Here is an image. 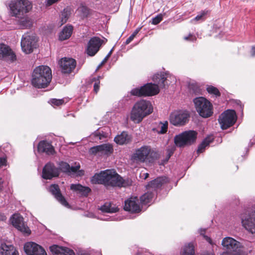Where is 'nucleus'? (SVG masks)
Returning <instances> with one entry per match:
<instances>
[{
  "label": "nucleus",
  "instance_id": "a878e982",
  "mask_svg": "<svg viewBox=\"0 0 255 255\" xmlns=\"http://www.w3.org/2000/svg\"><path fill=\"white\" fill-rule=\"evenodd\" d=\"M80 165L79 164L75 166H70L67 162L61 161L59 163V169L63 172L68 174L75 173L79 170Z\"/></svg>",
  "mask_w": 255,
  "mask_h": 255
},
{
  "label": "nucleus",
  "instance_id": "ea45409f",
  "mask_svg": "<svg viewBox=\"0 0 255 255\" xmlns=\"http://www.w3.org/2000/svg\"><path fill=\"white\" fill-rule=\"evenodd\" d=\"M173 151H174V150L172 149L168 148L167 149L166 157L162 161L161 163H160L161 165H164V164H165L167 162L169 159L170 158L171 155L173 154Z\"/></svg>",
  "mask_w": 255,
  "mask_h": 255
},
{
  "label": "nucleus",
  "instance_id": "8fccbe9b",
  "mask_svg": "<svg viewBox=\"0 0 255 255\" xmlns=\"http://www.w3.org/2000/svg\"><path fill=\"white\" fill-rule=\"evenodd\" d=\"M134 35H131L126 41L125 44H128L130 42H131L133 38H134Z\"/></svg>",
  "mask_w": 255,
  "mask_h": 255
},
{
  "label": "nucleus",
  "instance_id": "4be33fe9",
  "mask_svg": "<svg viewBox=\"0 0 255 255\" xmlns=\"http://www.w3.org/2000/svg\"><path fill=\"white\" fill-rule=\"evenodd\" d=\"M49 249L53 255H75L72 250L56 245L50 246Z\"/></svg>",
  "mask_w": 255,
  "mask_h": 255
},
{
  "label": "nucleus",
  "instance_id": "5701e85b",
  "mask_svg": "<svg viewBox=\"0 0 255 255\" xmlns=\"http://www.w3.org/2000/svg\"><path fill=\"white\" fill-rule=\"evenodd\" d=\"M137 202L138 200L137 197L130 198L125 201L124 206L125 210L132 213L139 212L140 211V208Z\"/></svg>",
  "mask_w": 255,
  "mask_h": 255
},
{
  "label": "nucleus",
  "instance_id": "cd10ccee",
  "mask_svg": "<svg viewBox=\"0 0 255 255\" xmlns=\"http://www.w3.org/2000/svg\"><path fill=\"white\" fill-rule=\"evenodd\" d=\"M0 253L2 255H19L18 251L11 245L1 244L0 247Z\"/></svg>",
  "mask_w": 255,
  "mask_h": 255
},
{
  "label": "nucleus",
  "instance_id": "f8f14e48",
  "mask_svg": "<svg viewBox=\"0 0 255 255\" xmlns=\"http://www.w3.org/2000/svg\"><path fill=\"white\" fill-rule=\"evenodd\" d=\"M190 115L187 111H177L172 112L170 116V122L175 126H182L189 121Z\"/></svg>",
  "mask_w": 255,
  "mask_h": 255
},
{
  "label": "nucleus",
  "instance_id": "49530a36",
  "mask_svg": "<svg viewBox=\"0 0 255 255\" xmlns=\"http://www.w3.org/2000/svg\"><path fill=\"white\" fill-rule=\"evenodd\" d=\"M113 52V49H111L109 53L107 54V55L105 57V58L103 60L101 64L98 66L97 67L96 70H98L105 63L107 62V61L108 60L109 57L111 56L112 53Z\"/></svg>",
  "mask_w": 255,
  "mask_h": 255
},
{
  "label": "nucleus",
  "instance_id": "de8ad7c7",
  "mask_svg": "<svg viewBox=\"0 0 255 255\" xmlns=\"http://www.w3.org/2000/svg\"><path fill=\"white\" fill-rule=\"evenodd\" d=\"M103 134H104L103 132L102 133H101V132L99 131H98L94 134V135L96 137H97L98 138V139L101 140L105 137V136Z\"/></svg>",
  "mask_w": 255,
  "mask_h": 255
},
{
  "label": "nucleus",
  "instance_id": "4d7b16f0",
  "mask_svg": "<svg viewBox=\"0 0 255 255\" xmlns=\"http://www.w3.org/2000/svg\"><path fill=\"white\" fill-rule=\"evenodd\" d=\"M3 183V180L2 179V178H0V192L2 190V184Z\"/></svg>",
  "mask_w": 255,
  "mask_h": 255
},
{
  "label": "nucleus",
  "instance_id": "5fc2aeb1",
  "mask_svg": "<svg viewBox=\"0 0 255 255\" xmlns=\"http://www.w3.org/2000/svg\"><path fill=\"white\" fill-rule=\"evenodd\" d=\"M58 0H47V4L48 5H51L53 3L56 2V1H57Z\"/></svg>",
  "mask_w": 255,
  "mask_h": 255
},
{
  "label": "nucleus",
  "instance_id": "37998d69",
  "mask_svg": "<svg viewBox=\"0 0 255 255\" xmlns=\"http://www.w3.org/2000/svg\"><path fill=\"white\" fill-rule=\"evenodd\" d=\"M162 20V15L161 14H158L155 17L152 18L151 23L154 25L158 24Z\"/></svg>",
  "mask_w": 255,
  "mask_h": 255
},
{
  "label": "nucleus",
  "instance_id": "dca6fc26",
  "mask_svg": "<svg viewBox=\"0 0 255 255\" xmlns=\"http://www.w3.org/2000/svg\"><path fill=\"white\" fill-rule=\"evenodd\" d=\"M60 171L58 168L51 162L47 163L43 167L42 177L45 179H51L53 177H58Z\"/></svg>",
  "mask_w": 255,
  "mask_h": 255
},
{
  "label": "nucleus",
  "instance_id": "6e6552de",
  "mask_svg": "<svg viewBox=\"0 0 255 255\" xmlns=\"http://www.w3.org/2000/svg\"><path fill=\"white\" fill-rule=\"evenodd\" d=\"M197 132L194 130L185 131L174 137L176 146L183 147L193 144L197 138Z\"/></svg>",
  "mask_w": 255,
  "mask_h": 255
},
{
  "label": "nucleus",
  "instance_id": "13d9d810",
  "mask_svg": "<svg viewBox=\"0 0 255 255\" xmlns=\"http://www.w3.org/2000/svg\"><path fill=\"white\" fill-rule=\"evenodd\" d=\"M204 255H215L213 253L211 252H207L205 253Z\"/></svg>",
  "mask_w": 255,
  "mask_h": 255
},
{
  "label": "nucleus",
  "instance_id": "7ed1b4c3",
  "mask_svg": "<svg viewBox=\"0 0 255 255\" xmlns=\"http://www.w3.org/2000/svg\"><path fill=\"white\" fill-rule=\"evenodd\" d=\"M9 7L12 16L21 19L19 21L21 28H30L32 26L31 20L28 17H24V14L29 12L32 7L31 3L28 0L11 1Z\"/></svg>",
  "mask_w": 255,
  "mask_h": 255
},
{
  "label": "nucleus",
  "instance_id": "680f3d73",
  "mask_svg": "<svg viewBox=\"0 0 255 255\" xmlns=\"http://www.w3.org/2000/svg\"><path fill=\"white\" fill-rule=\"evenodd\" d=\"M78 255H89V254L87 253H83L79 254Z\"/></svg>",
  "mask_w": 255,
  "mask_h": 255
},
{
  "label": "nucleus",
  "instance_id": "f03ea898",
  "mask_svg": "<svg viewBox=\"0 0 255 255\" xmlns=\"http://www.w3.org/2000/svg\"><path fill=\"white\" fill-rule=\"evenodd\" d=\"M92 184H103L106 187H126L131 184V181L124 179L115 171L106 170L95 174L91 179Z\"/></svg>",
  "mask_w": 255,
  "mask_h": 255
},
{
  "label": "nucleus",
  "instance_id": "3c124183",
  "mask_svg": "<svg viewBox=\"0 0 255 255\" xmlns=\"http://www.w3.org/2000/svg\"><path fill=\"white\" fill-rule=\"evenodd\" d=\"M184 39L186 40H192L193 41L194 40L196 39L195 37H193L192 35L190 34L188 36H185L184 37Z\"/></svg>",
  "mask_w": 255,
  "mask_h": 255
},
{
  "label": "nucleus",
  "instance_id": "2f4dec72",
  "mask_svg": "<svg viewBox=\"0 0 255 255\" xmlns=\"http://www.w3.org/2000/svg\"><path fill=\"white\" fill-rule=\"evenodd\" d=\"M168 123L167 121H165L164 123L160 122L159 123L158 128H153L152 130L156 132L158 134L165 133L168 129Z\"/></svg>",
  "mask_w": 255,
  "mask_h": 255
},
{
  "label": "nucleus",
  "instance_id": "c03bdc74",
  "mask_svg": "<svg viewBox=\"0 0 255 255\" xmlns=\"http://www.w3.org/2000/svg\"><path fill=\"white\" fill-rule=\"evenodd\" d=\"M69 18L68 14L66 11L64 10L62 12L61 15V25L66 23Z\"/></svg>",
  "mask_w": 255,
  "mask_h": 255
},
{
  "label": "nucleus",
  "instance_id": "473e14b6",
  "mask_svg": "<svg viewBox=\"0 0 255 255\" xmlns=\"http://www.w3.org/2000/svg\"><path fill=\"white\" fill-rule=\"evenodd\" d=\"M153 197L154 194L153 193L147 192L140 197V202L142 204H147L151 202Z\"/></svg>",
  "mask_w": 255,
  "mask_h": 255
},
{
  "label": "nucleus",
  "instance_id": "c85d7f7f",
  "mask_svg": "<svg viewBox=\"0 0 255 255\" xmlns=\"http://www.w3.org/2000/svg\"><path fill=\"white\" fill-rule=\"evenodd\" d=\"M70 189L76 192L77 194L83 196H88L91 190L88 187L83 186L81 184H72L70 186Z\"/></svg>",
  "mask_w": 255,
  "mask_h": 255
},
{
  "label": "nucleus",
  "instance_id": "58836bf2",
  "mask_svg": "<svg viewBox=\"0 0 255 255\" xmlns=\"http://www.w3.org/2000/svg\"><path fill=\"white\" fill-rule=\"evenodd\" d=\"M81 16L83 18L87 17L90 14V9L86 6H82L80 8Z\"/></svg>",
  "mask_w": 255,
  "mask_h": 255
},
{
  "label": "nucleus",
  "instance_id": "393cba45",
  "mask_svg": "<svg viewBox=\"0 0 255 255\" xmlns=\"http://www.w3.org/2000/svg\"><path fill=\"white\" fill-rule=\"evenodd\" d=\"M168 182V179L166 177L161 176L158 177L154 180L150 181L147 185V188H151L156 190L160 188L163 185Z\"/></svg>",
  "mask_w": 255,
  "mask_h": 255
},
{
  "label": "nucleus",
  "instance_id": "9b49d317",
  "mask_svg": "<svg viewBox=\"0 0 255 255\" xmlns=\"http://www.w3.org/2000/svg\"><path fill=\"white\" fill-rule=\"evenodd\" d=\"M37 41L34 34H30L29 33L24 34L21 40V46L23 51L26 54L31 53L37 47Z\"/></svg>",
  "mask_w": 255,
  "mask_h": 255
},
{
  "label": "nucleus",
  "instance_id": "e2e57ef3",
  "mask_svg": "<svg viewBox=\"0 0 255 255\" xmlns=\"http://www.w3.org/2000/svg\"><path fill=\"white\" fill-rule=\"evenodd\" d=\"M240 108H241V109H242V110H243V107H242V105H240Z\"/></svg>",
  "mask_w": 255,
  "mask_h": 255
},
{
  "label": "nucleus",
  "instance_id": "603ef678",
  "mask_svg": "<svg viewBox=\"0 0 255 255\" xmlns=\"http://www.w3.org/2000/svg\"><path fill=\"white\" fill-rule=\"evenodd\" d=\"M136 255H153L151 253L145 251V252H138Z\"/></svg>",
  "mask_w": 255,
  "mask_h": 255
},
{
  "label": "nucleus",
  "instance_id": "bf43d9fd",
  "mask_svg": "<svg viewBox=\"0 0 255 255\" xmlns=\"http://www.w3.org/2000/svg\"><path fill=\"white\" fill-rule=\"evenodd\" d=\"M143 175L144 176V179H146L149 176V174L147 173H144Z\"/></svg>",
  "mask_w": 255,
  "mask_h": 255
},
{
  "label": "nucleus",
  "instance_id": "72a5a7b5",
  "mask_svg": "<svg viewBox=\"0 0 255 255\" xmlns=\"http://www.w3.org/2000/svg\"><path fill=\"white\" fill-rule=\"evenodd\" d=\"M213 138L212 137H208L206 138L198 146L197 149V153H202L205 149L206 146H208L209 144L212 141Z\"/></svg>",
  "mask_w": 255,
  "mask_h": 255
},
{
  "label": "nucleus",
  "instance_id": "a211bd4d",
  "mask_svg": "<svg viewBox=\"0 0 255 255\" xmlns=\"http://www.w3.org/2000/svg\"><path fill=\"white\" fill-rule=\"evenodd\" d=\"M114 151L113 146L109 143H105L101 145L92 147L89 149L91 154L96 155H109Z\"/></svg>",
  "mask_w": 255,
  "mask_h": 255
},
{
  "label": "nucleus",
  "instance_id": "39448f33",
  "mask_svg": "<svg viewBox=\"0 0 255 255\" xmlns=\"http://www.w3.org/2000/svg\"><path fill=\"white\" fill-rule=\"evenodd\" d=\"M152 111L153 108L150 102L140 100L134 105L131 112L130 119L134 123H139Z\"/></svg>",
  "mask_w": 255,
  "mask_h": 255
},
{
  "label": "nucleus",
  "instance_id": "6ab92c4d",
  "mask_svg": "<svg viewBox=\"0 0 255 255\" xmlns=\"http://www.w3.org/2000/svg\"><path fill=\"white\" fill-rule=\"evenodd\" d=\"M59 64L63 73L69 74L75 68L76 61L73 58L64 57L61 59Z\"/></svg>",
  "mask_w": 255,
  "mask_h": 255
},
{
  "label": "nucleus",
  "instance_id": "2eb2a0df",
  "mask_svg": "<svg viewBox=\"0 0 255 255\" xmlns=\"http://www.w3.org/2000/svg\"><path fill=\"white\" fill-rule=\"evenodd\" d=\"M151 150L150 146L144 145L135 150L131 156V159L136 163L144 162Z\"/></svg>",
  "mask_w": 255,
  "mask_h": 255
},
{
  "label": "nucleus",
  "instance_id": "864d4df0",
  "mask_svg": "<svg viewBox=\"0 0 255 255\" xmlns=\"http://www.w3.org/2000/svg\"><path fill=\"white\" fill-rule=\"evenodd\" d=\"M6 219V216L4 215V214H2L1 213H0V221H5Z\"/></svg>",
  "mask_w": 255,
  "mask_h": 255
},
{
  "label": "nucleus",
  "instance_id": "aec40b11",
  "mask_svg": "<svg viewBox=\"0 0 255 255\" xmlns=\"http://www.w3.org/2000/svg\"><path fill=\"white\" fill-rule=\"evenodd\" d=\"M0 58L12 62L16 60V55L8 46L1 44H0Z\"/></svg>",
  "mask_w": 255,
  "mask_h": 255
},
{
  "label": "nucleus",
  "instance_id": "b1692460",
  "mask_svg": "<svg viewBox=\"0 0 255 255\" xmlns=\"http://www.w3.org/2000/svg\"><path fill=\"white\" fill-rule=\"evenodd\" d=\"M37 148L38 152H44L47 155H53L55 153L53 146L51 143L45 140L39 142Z\"/></svg>",
  "mask_w": 255,
  "mask_h": 255
},
{
  "label": "nucleus",
  "instance_id": "423d86ee",
  "mask_svg": "<svg viewBox=\"0 0 255 255\" xmlns=\"http://www.w3.org/2000/svg\"><path fill=\"white\" fill-rule=\"evenodd\" d=\"M193 102L197 112L203 118L211 117L213 113L212 104L206 98L199 97L194 99Z\"/></svg>",
  "mask_w": 255,
  "mask_h": 255
},
{
  "label": "nucleus",
  "instance_id": "f257e3e1",
  "mask_svg": "<svg viewBox=\"0 0 255 255\" xmlns=\"http://www.w3.org/2000/svg\"><path fill=\"white\" fill-rule=\"evenodd\" d=\"M152 80L154 84L147 83L140 88H134L131 90L130 94L138 97L156 95L159 92V88L163 89L168 87L170 83L176 82V78L167 72L155 74Z\"/></svg>",
  "mask_w": 255,
  "mask_h": 255
},
{
  "label": "nucleus",
  "instance_id": "412c9836",
  "mask_svg": "<svg viewBox=\"0 0 255 255\" xmlns=\"http://www.w3.org/2000/svg\"><path fill=\"white\" fill-rule=\"evenodd\" d=\"M49 191L53 195H54L56 200L63 206L65 207H68L69 206L68 202L62 196L58 185H51L49 187Z\"/></svg>",
  "mask_w": 255,
  "mask_h": 255
},
{
  "label": "nucleus",
  "instance_id": "ddd939ff",
  "mask_svg": "<svg viewBox=\"0 0 255 255\" xmlns=\"http://www.w3.org/2000/svg\"><path fill=\"white\" fill-rule=\"evenodd\" d=\"M10 221L12 225L18 231L27 236L30 234L31 231L24 223L22 216L14 214L11 217Z\"/></svg>",
  "mask_w": 255,
  "mask_h": 255
},
{
  "label": "nucleus",
  "instance_id": "6e6d98bb",
  "mask_svg": "<svg viewBox=\"0 0 255 255\" xmlns=\"http://www.w3.org/2000/svg\"><path fill=\"white\" fill-rule=\"evenodd\" d=\"M251 53L252 56H255V45L252 47Z\"/></svg>",
  "mask_w": 255,
  "mask_h": 255
},
{
  "label": "nucleus",
  "instance_id": "c756f323",
  "mask_svg": "<svg viewBox=\"0 0 255 255\" xmlns=\"http://www.w3.org/2000/svg\"><path fill=\"white\" fill-rule=\"evenodd\" d=\"M73 28L71 25L65 26L59 34V39L64 40L68 39L71 35Z\"/></svg>",
  "mask_w": 255,
  "mask_h": 255
},
{
  "label": "nucleus",
  "instance_id": "f3484780",
  "mask_svg": "<svg viewBox=\"0 0 255 255\" xmlns=\"http://www.w3.org/2000/svg\"><path fill=\"white\" fill-rule=\"evenodd\" d=\"M103 43V40L97 37L91 38L89 41L86 52L90 56H94L99 50Z\"/></svg>",
  "mask_w": 255,
  "mask_h": 255
},
{
  "label": "nucleus",
  "instance_id": "a19ab883",
  "mask_svg": "<svg viewBox=\"0 0 255 255\" xmlns=\"http://www.w3.org/2000/svg\"><path fill=\"white\" fill-rule=\"evenodd\" d=\"M100 78V77L99 76L97 78L94 77L92 79V81H95V83L94 84V90L96 93H97L99 90Z\"/></svg>",
  "mask_w": 255,
  "mask_h": 255
},
{
  "label": "nucleus",
  "instance_id": "20e7f679",
  "mask_svg": "<svg viewBox=\"0 0 255 255\" xmlns=\"http://www.w3.org/2000/svg\"><path fill=\"white\" fill-rule=\"evenodd\" d=\"M52 79L51 69L47 66H39L35 68L32 75L31 83L38 88L46 87Z\"/></svg>",
  "mask_w": 255,
  "mask_h": 255
},
{
  "label": "nucleus",
  "instance_id": "a18cd8bd",
  "mask_svg": "<svg viewBox=\"0 0 255 255\" xmlns=\"http://www.w3.org/2000/svg\"><path fill=\"white\" fill-rule=\"evenodd\" d=\"M199 233L201 235L203 236V237H204V238L209 243H210V244H212V240L211 239L208 237L207 236H206L205 235V229H200V231H199Z\"/></svg>",
  "mask_w": 255,
  "mask_h": 255
},
{
  "label": "nucleus",
  "instance_id": "4c0bfd02",
  "mask_svg": "<svg viewBox=\"0 0 255 255\" xmlns=\"http://www.w3.org/2000/svg\"><path fill=\"white\" fill-rule=\"evenodd\" d=\"M190 92L195 95L201 94V89L196 85H191L189 87Z\"/></svg>",
  "mask_w": 255,
  "mask_h": 255
},
{
  "label": "nucleus",
  "instance_id": "f704fd0d",
  "mask_svg": "<svg viewBox=\"0 0 255 255\" xmlns=\"http://www.w3.org/2000/svg\"><path fill=\"white\" fill-rule=\"evenodd\" d=\"M194 254V246L192 243L185 245L183 248L182 255H193Z\"/></svg>",
  "mask_w": 255,
  "mask_h": 255
},
{
  "label": "nucleus",
  "instance_id": "0eeeda50",
  "mask_svg": "<svg viewBox=\"0 0 255 255\" xmlns=\"http://www.w3.org/2000/svg\"><path fill=\"white\" fill-rule=\"evenodd\" d=\"M225 250L221 255H243L241 252V243L231 237H226L222 242Z\"/></svg>",
  "mask_w": 255,
  "mask_h": 255
},
{
  "label": "nucleus",
  "instance_id": "1a4fd4ad",
  "mask_svg": "<svg viewBox=\"0 0 255 255\" xmlns=\"http://www.w3.org/2000/svg\"><path fill=\"white\" fill-rule=\"evenodd\" d=\"M241 219L244 228L252 234H255V204L250 209L248 214L242 216Z\"/></svg>",
  "mask_w": 255,
  "mask_h": 255
},
{
  "label": "nucleus",
  "instance_id": "7c9ffc66",
  "mask_svg": "<svg viewBox=\"0 0 255 255\" xmlns=\"http://www.w3.org/2000/svg\"><path fill=\"white\" fill-rule=\"evenodd\" d=\"M100 210L103 213H113L118 212L119 208L115 205L112 206L110 203H106L100 207Z\"/></svg>",
  "mask_w": 255,
  "mask_h": 255
},
{
  "label": "nucleus",
  "instance_id": "09e8293b",
  "mask_svg": "<svg viewBox=\"0 0 255 255\" xmlns=\"http://www.w3.org/2000/svg\"><path fill=\"white\" fill-rule=\"evenodd\" d=\"M6 160L4 157H0V168L6 164Z\"/></svg>",
  "mask_w": 255,
  "mask_h": 255
},
{
  "label": "nucleus",
  "instance_id": "79ce46f5",
  "mask_svg": "<svg viewBox=\"0 0 255 255\" xmlns=\"http://www.w3.org/2000/svg\"><path fill=\"white\" fill-rule=\"evenodd\" d=\"M64 101L63 99H51L49 103L52 106H59L60 105H62L64 103Z\"/></svg>",
  "mask_w": 255,
  "mask_h": 255
},
{
  "label": "nucleus",
  "instance_id": "4468645a",
  "mask_svg": "<svg viewBox=\"0 0 255 255\" xmlns=\"http://www.w3.org/2000/svg\"><path fill=\"white\" fill-rule=\"evenodd\" d=\"M23 249L27 255H47L43 247L34 242L26 243Z\"/></svg>",
  "mask_w": 255,
  "mask_h": 255
},
{
  "label": "nucleus",
  "instance_id": "e433bc0d",
  "mask_svg": "<svg viewBox=\"0 0 255 255\" xmlns=\"http://www.w3.org/2000/svg\"><path fill=\"white\" fill-rule=\"evenodd\" d=\"M207 91L209 93L214 95L216 97L220 96L221 94L219 90L213 86L207 87Z\"/></svg>",
  "mask_w": 255,
  "mask_h": 255
},
{
  "label": "nucleus",
  "instance_id": "052dcab7",
  "mask_svg": "<svg viewBox=\"0 0 255 255\" xmlns=\"http://www.w3.org/2000/svg\"><path fill=\"white\" fill-rule=\"evenodd\" d=\"M138 32V30H136L131 35H134V37L135 36V35L137 34Z\"/></svg>",
  "mask_w": 255,
  "mask_h": 255
},
{
  "label": "nucleus",
  "instance_id": "9d476101",
  "mask_svg": "<svg viewBox=\"0 0 255 255\" xmlns=\"http://www.w3.org/2000/svg\"><path fill=\"white\" fill-rule=\"evenodd\" d=\"M236 112L233 110H227L223 113L219 118V122L223 129L232 126L236 121Z\"/></svg>",
  "mask_w": 255,
  "mask_h": 255
},
{
  "label": "nucleus",
  "instance_id": "bb28decb",
  "mask_svg": "<svg viewBox=\"0 0 255 255\" xmlns=\"http://www.w3.org/2000/svg\"><path fill=\"white\" fill-rule=\"evenodd\" d=\"M131 136L127 131H123L121 134L117 135L114 138V141L118 144H127L131 142Z\"/></svg>",
  "mask_w": 255,
  "mask_h": 255
},
{
  "label": "nucleus",
  "instance_id": "c9c22d12",
  "mask_svg": "<svg viewBox=\"0 0 255 255\" xmlns=\"http://www.w3.org/2000/svg\"><path fill=\"white\" fill-rule=\"evenodd\" d=\"M208 13V10H204L201 11L194 18L191 20L192 23H195V22H202L205 20L206 15Z\"/></svg>",
  "mask_w": 255,
  "mask_h": 255
}]
</instances>
